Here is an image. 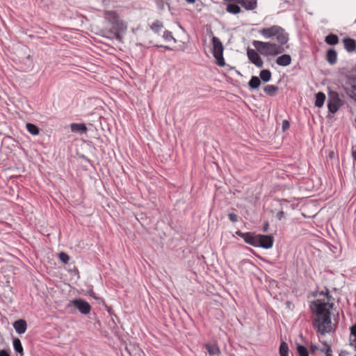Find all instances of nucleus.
Here are the masks:
<instances>
[{"mask_svg":"<svg viewBox=\"0 0 356 356\" xmlns=\"http://www.w3.org/2000/svg\"><path fill=\"white\" fill-rule=\"evenodd\" d=\"M0 356H10V354L5 350L0 351Z\"/></svg>","mask_w":356,"mask_h":356,"instance_id":"nucleus-38","label":"nucleus"},{"mask_svg":"<svg viewBox=\"0 0 356 356\" xmlns=\"http://www.w3.org/2000/svg\"><path fill=\"white\" fill-rule=\"evenodd\" d=\"M247 56L249 60L255 65L257 67H262L264 65V61L259 54L252 49H248L247 51Z\"/></svg>","mask_w":356,"mask_h":356,"instance_id":"nucleus-11","label":"nucleus"},{"mask_svg":"<svg viewBox=\"0 0 356 356\" xmlns=\"http://www.w3.org/2000/svg\"><path fill=\"white\" fill-rule=\"evenodd\" d=\"M279 353L280 356H289V346L285 341L280 343Z\"/></svg>","mask_w":356,"mask_h":356,"instance_id":"nucleus-28","label":"nucleus"},{"mask_svg":"<svg viewBox=\"0 0 356 356\" xmlns=\"http://www.w3.org/2000/svg\"><path fill=\"white\" fill-rule=\"evenodd\" d=\"M260 85V79L256 76H252L248 82V86L251 89H257Z\"/></svg>","mask_w":356,"mask_h":356,"instance_id":"nucleus-22","label":"nucleus"},{"mask_svg":"<svg viewBox=\"0 0 356 356\" xmlns=\"http://www.w3.org/2000/svg\"><path fill=\"white\" fill-rule=\"evenodd\" d=\"M275 63L280 66L286 67L291 63V57L289 54H282L277 58Z\"/></svg>","mask_w":356,"mask_h":356,"instance_id":"nucleus-15","label":"nucleus"},{"mask_svg":"<svg viewBox=\"0 0 356 356\" xmlns=\"http://www.w3.org/2000/svg\"><path fill=\"white\" fill-rule=\"evenodd\" d=\"M325 95L322 92H318L316 95L315 106L318 108H321L323 106L325 100Z\"/></svg>","mask_w":356,"mask_h":356,"instance_id":"nucleus-20","label":"nucleus"},{"mask_svg":"<svg viewBox=\"0 0 356 356\" xmlns=\"http://www.w3.org/2000/svg\"><path fill=\"white\" fill-rule=\"evenodd\" d=\"M115 38H116L118 40H121V36H120V33H115Z\"/></svg>","mask_w":356,"mask_h":356,"instance_id":"nucleus-41","label":"nucleus"},{"mask_svg":"<svg viewBox=\"0 0 356 356\" xmlns=\"http://www.w3.org/2000/svg\"><path fill=\"white\" fill-rule=\"evenodd\" d=\"M188 3H194L196 0H186Z\"/></svg>","mask_w":356,"mask_h":356,"instance_id":"nucleus-43","label":"nucleus"},{"mask_svg":"<svg viewBox=\"0 0 356 356\" xmlns=\"http://www.w3.org/2000/svg\"><path fill=\"white\" fill-rule=\"evenodd\" d=\"M352 156H353V159L356 161V151H353L352 152Z\"/></svg>","mask_w":356,"mask_h":356,"instance_id":"nucleus-42","label":"nucleus"},{"mask_svg":"<svg viewBox=\"0 0 356 356\" xmlns=\"http://www.w3.org/2000/svg\"><path fill=\"white\" fill-rule=\"evenodd\" d=\"M271 72L269 70H262L259 73V77L264 82H268L271 79Z\"/></svg>","mask_w":356,"mask_h":356,"instance_id":"nucleus-23","label":"nucleus"},{"mask_svg":"<svg viewBox=\"0 0 356 356\" xmlns=\"http://www.w3.org/2000/svg\"><path fill=\"white\" fill-rule=\"evenodd\" d=\"M259 33L266 39L276 37L279 44L284 45L289 40V35L284 29L280 26L274 25L268 28H264L259 31Z\"/></svg>","mask_w":356,"mask_h":356,"instance_id":"nucleus-2","label":"nucleus"},{"mask_svg":"<svg viewBox=\"0 0 356 356\" xmlns=\"http://www.w3.org/2000/svg\"><path fill=\"white\" fill-rule=\"evenodd\" d=\"M13 344L14 350L19 353L21 356H23V347L21 341L18 338H15L13 339Z\"/></svg>","mask_w":356,"mask_h":356,"instance_id":"nucleus-27","label":"nucleus"},{"mask_svg":"<svg viewBox=\"0 0 356 356\" xmlns=\"http://www.w3.org/2000/svg\"><path fill=\"white\" fill-rule=\"evenodd\" d=\"M158 47H161V48H163L165 49H167V50H172V49L168 47V46H165V45H160V46H157Z\"/></svg>","mask_w":356,"mask_h":356,"instance_id":"nucleus-40","label":"nucleus"},{"mask_svg":"<svg viewBox=\"0 0 356 356\" xmlns=\"http://www.w3.org/2000/svg\"><path fill=\"white\" fill-rule=\"evenodd\" d=\"M297 350L300 356H309L308 350L304 346L298 345Z\"/></svg>","mask_w":356,"mask_h":356,"instance_id":"nucleus-30","label":"nucleus"},{"mask_svg":"<svg viewBox=\"0 0 356 356\" xmlns=\"http://www.w3.org/2000/svg\"><path fill=\"white\" fill-rule=\"evenodd\" d=\"M105 15L109 23L113 24L114 27L118 28V30H124L125 29L123 22L119 19L118 14L115 11H106Z\"/></svg>","mask_w":356,"mask_h":356,"instance_id":"nucleus-7","label":"nucleus"},{"mask_svg":"<svg viewBox=\"0 0 356 356\" xmlns=\"http://www.w3.org/2000/svg\"><path fill=\"white\" fill-rule=\"evenodd\" d=\"M346 92L351 99L356 100V76L348 78Z\"/></svg>","mask_w":356,"mask_h":356,"instance_id":"nucleus-9","label":"nucleus"},{"mask_svg":"<svg viewBox=\"0 0 356 356\" xmlns=\"http://www.w3.org/2000/svg\"><path fill=\"white\" fill-rule=\"evenodd\" d=\"M71 303L83 314H88L90 312V304L82 299H74Z\"/></svg>","mask_w":356,"mask_h":356,"instance_id":"nucleus-10","label":"nucleus"},{"mask_svg":"<svg viewBox=\"0 0 356 356\" xmlns=\"http://www.w3.org/2000/svg\"><path fill=\"white\" fill-rule=\"evenodd\" d=\"M325 356H332V355L330 353H327V355H325Z\"/></svg>","mask_w":356,"mask_h":356,"instance_id":"nucleus-46","label":"nucleus"},{"mask_svg":"<svg viewBox=\"0 0 356 356\" xmlns=\"http://www.w3.org/2000/svg\"><path fill=\"white\" fill-rule=\"evenodd\" d=\"M236 234L241 237L246 243L250 244L254 247H256L257 235H254L251 232L243 233L240 231L236 232Z\"/></svg>","mask_w":356,"mask_h":356,"instance_id":"nucleus-12","label":"nucleus"},{"mask_svg":"<svg viewBox=\"0 0 356 356\" xmlns=\"http://www.w3.org/2000/svg\"><path fill=\"white\" fill-rule=\"evenodd\" d=\"M313 326L316 332L321 335L332 332L334 330L332 325L331 315L316 316L313 319Z\"/></svg>","mask_w":356,"mask_h":356,"instance_id":"nucleus-3","label":"nucleus"},{"mask_svg":"<svg viewBox=\"0 0 356 356\" xmlns=\"http://www.w3.org/2000/svg\"><path fill=\"white\" fill-rule=\"evenodd\" d=\"M163 38L166 41H170V40H174L175 42L177 41L176 39L172 35V32L170 31H168V30L164 31Z\"/></svg>","mask_w":356,"mask_h":356,"instance_id":"nucleus-31","label":"nucleus"},{"mask_svg":"<svg viewBox=\"0 0 356 356\" xmlns=\"http://www.w3.org/2000/svg\"><path fill=\"white\" fill-rule=\"evenodd\" d=\"M321 343L323 345V348H321V352L324 353L325 355H327V353H332L331 346L325 341H321Z\"/></svg>","mask_w":356,"mask_h":356,"instance_id":"nucleus-32","label":"nucleus"},{"mask_svg":"<svg viewBox=\"0 0 356 356\" xmlns=\"http://www.w3.org/2000/svg\"><path fill=\"white\" fill-rule=\"evenodd\" d=\"M204 346L210 356H216L220 354V350L216 343H206Z\"/></svg>","mask_w":356,"mask_h":356,"instance_id":"nucleus-17","label":"nucleus"},{"mask_svg":"<svg viewBox=\"0 0 356 356\" xmlns=\"http://www.w3.org/2000/svg\"><path fill=\"white\" fill-rule=\"evenodd\" d=\"M350 333L356 338V325H354L350 327Z\"/></svg>","mask_w":356,"mask_h":356,"instance_id":"nucleus-37","label":"nucleus"},{"mask_svg":"<svg viewBox=\"0 0 356 356\" xmlns=\"http://www.w3.org/2000/svg\"><path fill=\"white\" fill-rule=\"evenodd\" d=\"M252 44L257 51L263 56H277L283 53L285 49L282 45L270 42L254 40Z\"/></svg>","mask_w":356,"mask_h":356,"instance_id":"nucleus-1","label":"nucleus"},{"mask_svg":"<svg viewBox=\"0 0 356 356\" xmlns=\"http://www.w3.org/2000/svg\"><path fill=\"white\" fill-rule=\"evenodd\" d=\"M268 227H269L268 222H267V221L265 222H264V225L263 231L265 232H267L268 229Z\"/></svg>","mask_w":356,"mask_h":356,"instance_id":"nucleus-39","label":"nucleus"},{"mask_svg":"<svg viewBox=\"0 0 356 356\" xmlns=\"http://www.w3.org/2000/svg\"><path fill=\"white\" fill-rule=\"evenodd\" d=\"M70 129L72 132L74 133H86L87 131V127L83 123H72Z\"/></svg>","mask_w":356,"mask_h":356,"instance_id":"nucleus-18","label":"nucleus"},{"mask_svg":"<svg viewBox=\"0 0 356 356\" xmlns=\"http://www.w3.org/2000/svg\"><path fill=\"white\" fill-rule=\"evenodd\" d=\"M344 48L348 52H353L356 49V42L354 39L345 38L343 40Z\"/></svg>","mask_w":356,"mask_h":356,"instance_id":"nucleus-16","label":"nucleus"},{"mask_svg":"<svg viewBox=\"0 0 356 356\" xmlns=\"http://www.w3.org/2000/svg\"><path fill=\"white\" fill-rule=\"evenodd\" d=\"M311 348H312V350H314L315 349H316V346H312Z\"/></svg>","mask_w":356,"mask_h":356,"instance_id":"nucleus-45","label":"nucleus"},{"mask_svg":"<svg viewBox=\"0 0 356 356\" xmlns=\"http://www.w3.org/2000/svg\"><path fill=\"white\" fill-rule=\"evenodd\" d=\"M273 236L270 235L258 234L256 247L269 249L273 247Z\"/></svg>","mask_w":356,"mask_h":356,"instance_id":"nucleus-8","label":"nucleus"},{"mask_svg":"<svg viewBox=\"0 0 356 356\" xmlns=\"http://www.w3.org/2000/svg\"><path fill=\"white\" fill-rule=\"evenodd\" d=\"M228 218L230 220V221L233 222H237L238 218V216L234 213H229L228 214Z\"/></svg>","mask_w":356,"mask_h":356,"instance_id":"nucleus-34","label":"nucleus"},{"mask_svg":"<svg viewBox=\"0 0 356 356\" xmlns=\"http://www.w3.org/2000/svg\"><path fill=\"white\" fill-rule=\"evenodd\" d=\"M355 102H356V100Z\"/></svg>","mask_w":356,"mask_h":356,"instance_id":"nucleus-48","label":"nucleus"},{"mask_svg":"<svg viewBox=\"0 0 356 356\" xmlns=\"http://www.w3.org/2000/svg\"><path fill=\"white\" fill-rule=\"evenodd\" d=\"M343 105V101L339 97V95L336 91H330L328 92L327 108L329 112L335 113Z\"/></svg>","mask_w":356,"mask_h":356,"instance_id":"nucleus-5","label":"nucleus"},{"mask_svg":"<svg viewBox=\"0 0 356 356\" xmlns=\"http://www.w3.org/2000/svg\"><path fill=\"white\" fill-rule=\"evenodd\" d=\"M58 257L60 261H62L63 264H67L70 260L69 255L64 252H60Z\"/></svg>","mask_w":356,"mask_h":356,"instance_id":"nucleus-33","label":"nucleus"},{"mask_svg":"<svg viewBox=\"0 0 356 356\" xmlns=\"http://www.w3.org/2000/svg\"><path fill=\"white\" fill-rule=\"evenodd\" d=\"M276 217L278 220H282L284 217V212L283 211H279L277 213Z\"/></svg>","mask_w":356,"mask_h":356,"instance_id":"nucleus-36","label":"nucleus"},{"mask_svg":"<svg viewBox=\"0 0 356 356\" xmlns=\"http://www.w3.org/2000/svg\"><path fill=\"white\" fill-rule=\"evenodd\" d=\"M326 60L330 65H334L337 61V53L335 49H330L327 51Z\"/></svg>","mask_w":356,"mask_h":356,"instance_id":"nucleus-19","label":"nucleus"},{"mask_svg":"<svg viewBox=\"0 0 356 356\" xmlns=\"http://www.w3.org/2000/svg\"><path fill=\"white\" fill-rule=\"evenodd\" d=\"M355 350H356V344H355Z\"/></svg>","mask_w":356,"mask_h":356,"instance_id":"nucleus-47","label":"nucleus"},{"mask_svg":"<svg viewBox=\"0 0 356 356\" xmlns=\"http://www.w3.org/2000/svg\"><path fill=\"white\" fill-rule=\"evenodd\" d=\"M13 327L18 334H22L26 332L27 323L25 320L19 319L14 322Z\"/></svg>","mask_w":356,"mask_h":356,"instance_id":"nucleus-14","label":"nucleus"},{"mask_svg":"<svg viewBox=\"0 0 356 356\" xmlns=\"http://www.w3.org/2000/svg\"><path fill=\"white\" fill-rule=\"evenodd\" d=\"M328 305L330 308H332L333 304H329L328 302L316 300L312 302L311 307L313 312L316 314V316L327 315V313L331 315V312L327 308Z\"/></svg>","mask_w":356,"mask_h":356,"instance_id":"nucleus-6","label":"nucleus"},{"mask_svg":"<svg viewBox=\"0 0 356 356\" xmlns=\"http://www.w3.org/2000/svg\"><path fill=\"white\" fill-rule=\"evenodd\" d=\"M264 92L270 96H274L278 91V87L274 85H267L264 88Z\"/></svg>","mask_w":356,"mask_h":356,"instance_id":"nucleus-26","label":"nucleus"},{"mask_svg":"<svg viewBox=\"0 0 356 356\" xmlns=\"http://www.w3.org/2000/svg\"><path fill=\"white\" fill-rule=\"evenodd\" d=\"M325 42L330 45H336L339 42V37L336 34L330 33L325 37Z\"/></svg>","mask_w":356,"mask_h":356,"instance_id":"nucleus-21","label":"nucleus"},{"mask_svg":"<svg viewBox=\"0 0 356 356\" xmlns=\"http://www.w3.org/2000/svg\"><path fill=\"white\" fill-rule=\"evenodd\" d=\"M238 3H229L227 6V11L232 14H238L241 12V8L237 5Z\"/></svg>","mask_w":356,"mask_h":356,"instance_id":"nucleus-24","label":"nucleus"},{"mask_svg":"<svg viewBox=\"0 0 356 356\" xmlns=\"http://www.w3.org/2000/svg\"><path fill=\"white\" fill-rule=\"evenodd\" d=\"M326 296H327V299H330V293H329V291H328V289H327Z\"/></svg>","mask_w":356,"mask_h":356,"instance_id":"nucleus-44","label":"nucleus"},{"mask_svg":"<svg viewBox=\"0 0 356 356\" xmlns=\"http://www.w3.org/2000/svg\"><path fill=\"white\" fill-rule=\"evenodd\" d=\"M289 126L290 124L288 120H285L282 122V129L284 131L287 130L289 128Z\"/></svg>","mask_w":356,"mask_h":356,"instance_id":"nucleus-35","label":"nucleus"},{"mask_svg":"<svg viewBox=\"0 0 356 356\" xmlns=\"http://www.w3.org/2000/svg\"><path fill=\"white\" fill-rule=\"evenodd\" d=\"M26 127L27 131L32 135L37 136L39 134V128L36 125L32 123H27Z\"/></svg>","mask_w":356,"mask_h":356,"instance_id":"nucleus-29","label":"nucleus"},{"mask_svg":"<svg viewBox=\"0 0 356 356\" xmlns=\"http://www.w3.org/2000/svg\"><path fill=\"white\" fill-rule=\"evenodd\" d=\"M211 42L213 45V55L216 58V64L220 67L225 66V61L223 57L224 47L222 42L216 36H213Z\"/></svg>","mask_w":356,"mask_h":356,"instance_id":"nucleus-4","label":"nucleus"},{"mask_svg":"<svg viewBox=\"0 0 356 356\" xmlns=\"http://www.w3.org/2000/svg\"><path fill=\"white\" fill-rule=\"evenodd\" d=\"M163 28V23L159 20L154 21L150 26L151 30L155 33H159Z\"/></svg>","mask_w":356,"mask_h":356,"instance_id":"nucleus-25","label":"nucleus"},{"mask_svg":"<svg viewBox=\"0 0 356 356\" xmlns=\"http://www.w3.org/2000/svg\"><path fill=\"white\" fill-rule=\"evenodd\" d=\"M236 3L240 4L246 10H252L257 6V0H236Z\"/></svg>","mask_w":356,"mask_h":356,"instance_id":"nucleus-13","label":"nucleus"}]
</instances>
